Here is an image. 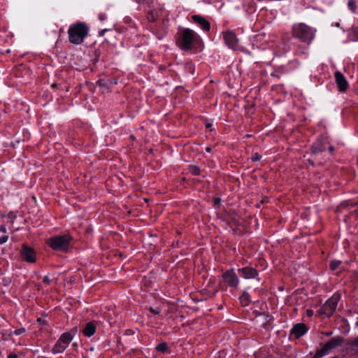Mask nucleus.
Returning a JSON list of instances; mask_svg holds the SVG:
<instances>
[{"label":"nucleus","mask_w":358,"mask_h":358,"mask_svg":"<svg viewBox=\"0 0 358 358\" xmlns=\"http://www.w3.org/2000/svg\"><path fill=\"white\" fill-rule=\"evenodd\" d=\"M149 311L150 313H152L153 315H159L160 313L161 309L159 307H155V308L150 307L149 308Z\"/></svg>","instance_id":"21"},{"label":"nucleus","mask_w":358,"mask_h":358,"mask_svg":"<svg viewBox=\"0 0 358 358\" xmlns=\"http://www.w3.org/2000/svg\"><path fill=\"white\" fill-rule=\"evenodd\" d=\"M37 320L40 322H43V324H45V322H43L41 318H38Z\"/></svg>","instance_id":"35"},{"label":"nucleus","mask_w":358,"mask_h":358,"mask_svg":"<svg viewBox=\"0 0 358 358\" xmlns=\"http://www.w3.org/2000/svg\"><path fill=\"white\" fill-rule=\"evenodd\" d=\"M348 6L352 12L358 14V0H349Z\"/></svg>","instance_id":"16"},{"label":"nucleus","mask_w":358,"mask_h":358,"mask_svg":"<svg viewBox=\"0 0 358 358\" xmlns=\"http://www.w3.org/2000/svg\"><path fill=\"white\" fill-rule=\"evenodd\" d=\"M149 19H150V20H154V17H153V15H152L150 17H149Z\"/></svg>","instance_id":"38"},{"label":"nucleus","mask_w":358,"mask_h":358,"mask_svg":"<svg viewBox=\"0 0 358 358\" xmlns=\"http://www.w3.org/2000/svg\"><path fill=\"white\" fill-rule=\"evenodd\" d=\"M190 170H191V172L194 174V175H199V173H200V170H199V168L196 167V166H192L190 168Z\"/></svg>","instance_id":"23"},{"label":"nucleus","mask_w":358,"mask_h":358,"mask_svg":"<svg viewBox=\"0 0 358 358\" xmlns=\"http://www.w3.org/2000/svg\"><path fill=\"white\" fill-rule=\"evenodd\" d=\"M88 31L89 27L83 22L71 25L68 30L69 41L73 44H80Z\"/></svg>","instance_id":"1"},{"label":"nucleus","mask_w":358,"mask_h":358,"mask_svg":"<svg viewBox=\"0 0 358 358\" xmlns=\"http://www.w3.org/2000/svg\"><path fill=\"white\" fill-rule=\"evenodd\" d=\"M156 349L159 352H164L167 350V345L166 343H162L157 345Z\"/></svg>","instance_id":"19"},{"label":"nucleus","mask_w":358,"mask_h":358,"mask_svg":"<svg viewBox=\"0 0 358 358\" xmlns=\"http://www.w3.org/2000/svg\"><path fill=\"white\" fill-rule=\"evenodd\" d=\"M23 332H24V329H17L15 331V334L16 335H20L21 334H22Z\"/></svg>","instance_id":"29"},{"label":"nucleus","mask_w":358,"mask_h":358,"mask_svg":"<svg viewBox=\"0 0 358 358\" xmlns=\"http://www.w3.org/2000/svg\"><path fill=\"white\" fill-rule=\"evenodd\" d=\"M214 285H215L214 283H210V287H213ZM203 292H206V294L208 296L213 297L217 293V289L213 288V287H212V289H210V287H209V290L204 289Z\"/></svg>","instance_id":"17"},{"label":"nucleus","mask_w":358,"mask_h":358,"mask_svg":"<svg viewBox=\"0 0 358 358\" xmlns=\"http://www.w3.org/2000/svg\"><path fill=\"white\" fill-rule=\"evenodd\" d=\"M307 331L306 326L303 323H298L291 330V334L296 338H299Z\"/></svg>","instance_id":"13"},{"label":"nucleus","mask_w":358,"mask_h":358,"mask_svg":"<svg viewBox=\"0 0 358 358\" xmlns=\"http://www.w3.org/2000/svg\"><path fill=\"white\" fill-rule=\"evenodd\" d=\"M353 32L357 36V39H358V27H355L353 29Z\"/></svg>","instance_id":"30"},{"label":"nucleus","mask_w":358,"mask_h":358,"mask_svg":"<svg viewBox=\"0 0 358 358\" xmlns=\"http://www.w3.org/2000/svg\"><path fill=\"white\" fill-rule=\"evenodd\" d=\"M312 314H313V311H311V310H308V316H311V315H312Z\"/></svg>","instance_id":"34"},{"label":"nucleus","mask_w":358,"mask_h":358,"mask_svg":"<svg viewBox=\"0 0 358 358\" xmlns=\"http://www.w3.org/2000/svg\"><path fill=\"white\" fill-rule=\"evenodd\" d=\"M71 241L69 235L56 236L48 240V244L55 250L66 251Z\"/></svg>","instance_id":"4"},{"label":"nucleus","mask_w":358,"mask_h":358,"mask_svg":"<svg viewBox=\"0 0 358 358\" xmlns=\"http://www.w3.org/2000/svg\"><path fill=\"white\" fill-rule=\"evenodd\" d=\"M341 262L340 261H338V260H334L331 262V264H330V268L331 270H336V268H338V266H340L341 264Z\"/></svg>","instance_id":"20"},{"label":"nucleus","mask_w":358,"mask_h":358,"mask_svg":"<svg viewBox=\"0 0 358 358\" xmlns=\"http://www.w3.org/2000/svg\"><path fill=\"white\" fill-rule=\"evenodd\" d=\"M8 240V236H3L2 237L0 238V244L2 245L5 243H6Z\"/></svg>","instance_id":"24"},{"label":"nucleus","mask_w":358,"mask_h":358,"mask_svg":"<svg viewBox=\"0 0 358 358\" xmlns=\"http://www.w3.org/2000/svg\"><path fill=\"white\" fill-rule=\"evenodd\" d=\"M331 334H332V332H328V333H327V334H326V335H327V336H331Z\"/></svg>","instance_id":"40"},{"label":"nucleus","mask_w":358,"mask_h":358,"mask_svg":"<svg viewBox=\"0 0 358 358\" xmlns=\"http://www.w3.org/2000/svg\"><path fill=\"white\" fill-rule=\"evenodd\" d=\"M261 159V155H259L258 153H255L254 156L252 157V161L257 162L259 161Z\"/></svg>","instance_id":"26"},{"label":"nucleus","mask_w":358,"mask_h":358,"mask_svg":"<svg viewBox=\"0 0 358 358\" xmlns=\"http://www.w3.org/2000/svg\"><path fill=\"white\" fill-rule=\"evenodd\" d=\"M324 150V148H317V147H313L312 148V152L313 154H317V153H319V152H322Z\"/></svg>","instance_id":"22"},{"label":"nucleus","mask_w":358,"mask_h":358,"mask_svg":"<svg viewBox=\"0 0 358 358\" xmlns=\"http://www.w3.org/2000/svg\"><path fill=\"white\" fill-rule=\"evenodd\" d=\"M43 282L47 285L50 284L51 282V280L48 276H45L43 279Z\"/></svg>","instance_id":"27"},{"label":"nucleus","mask_w":358,"mask_h":358,"mask_svg":"<svg viewBox=\"0 0 358 358\" xmlns=\"http://www.w3.org/2000/svg\"><path fill=\"white\" fill-rule=\"evenodd\" d=\"M8 358H16V356L14 355V356H9Z\"/></svg>","instance_id":"41"},{"label":"nucleus","mask_w":358,"mask_h":358,"mask_svg":"<svg viewBox=\"0 0 358 358\" xmlns=\"http://www.w3.org/2000/svg\"><path fill=\"white\" fill-rule=\"evenodd\" d=\"M352 345L358 350V337L352 341Z\"/></svg>","instance_id":"28"},{"label":"nucleus","mask_w":358,"mask_h":358,"mask_svg":"<svg viewBox=\"0 0 358 358\" xmlns=\"http://www.w3.org/2000/svg\"><path fill=\"white\" fill-rule=\"evenodd\" d=\"M100 18H101V20H104V17H103V16H102V15H101V16H100Z\"/></svg>","instance_id":"42"},{"label":"nucleus","mask_w":358,"mask_h":358,"mask_svg":"<svg viewBox=\"0 0 358 358\" xmlns=\"http://www.w3.org/2000/svg\"><path fill=\"white\" fill-rule=\"evenodd\" d=\"M238 273L245 279H250V278H255L258 276L257 271L249 266H246L242 268L238 269Z\"/></svg>","instance_id":"10"},{"label":"nucleus","mask_w":358,"mask_h":358,"mask_svg":"<svg viewBox=\"0 0 358 358\" xmlns=\"http://www.w3.org/2000/svg\"><path fill=\"white\" fill-rule=\"evenodd\" d=\"M222 278L224 282L231 287L237 288L239 284V279L238 275L234 273L233 270H229L223 273Z\"/></svg>","instance_id":"8"},{"label":"nucleus","mask_w":358,"mask_h":358,"mask_svg":"<svg viewBox=\"0 0 358 358\" xmlns=\"http://www.w3.org/2000/svg\"><path fill=\"white\" fill-rule=\"evenodd\" d=\"M96 331V325L94 322H90L86 324L85 328L83 329V333L85 336H92Z\"/></svg>","instance_id":"15"},{"label":"nucleus","mask_w":358,"mask_h":358,"mask_svg":"<svg viewBox=\"0 0 358 358\" xmlns=\"http://www.w3.org/2000/svg\"><path fill=\"white\" fill-rule=\"evenodd\" d=\"M55 86H56V84H52V87H55Z\"/></svg>","instance_id":"43"},{"label":"nucleus","mask_w":358,"mask_h":358,"mask_svg":"<svg viewBox=\"0 0 358 358\" xmlns=\"http://www.w3.org/2000/svg\"><path fill=\"white\" fill-rule=\"evenodd\" d=\"M1 231L5 232L6 231V228L5 227H1Z\"/></svg>","instance_id":"39"},{"label":"nucleus","mask_w":358,"mask_h":358,"mask_svg":"<svg viewBox=\"0 0 358 358\" xmlns=\"http://www.w3.org/2000/svg\"><path fill=\"white\" fill-rule=\"evenodd\" d=\"M340 300L339 294H334L328 299L325 303L321 308L320 312L321 315H324V316L329 317H330L334 310H336L338 302Z\"/></svg>","instance_id":"5"},{"label":"nucleus","mask_w":358,"mask_h":358,"mask_svg":"<svg viewBox=\"0 0 358 358\" xmlns=\"http://www.w3.org/2000/svg\"><path fill=\"white\" fill-rule=\"evenodd\" d=\"M192 19L195 23L199 24L204 31L210 30V23L204 17L200 15H193Z\"/></svg>","instance_id":"14"},{"label":"nucleus","mask_w":358,"mask_h":358,"mask_svg":"<svg viewBox=\"0 0 358 358\" xmlns=\"http://www.w3.org/2000/svg\"><path fill=\"white\" fill-rule=\"evenodd\" d=\"M206 151L208 152H210L211 151V148L210 147H206Z\"/></svg>","instance_id":"31"},{"label":"nucleus","mask_w":358,"mask_h":358,"mask_svg":"<svg viewBox=\"0 0 358 358\" xmlns=\"http://www.w3.org/2000/svg\"><path fill=\"white\" fill-rule=\"evenodd\" d=\"M223 37L227 45L234 50L238 49V38L236 34L231 30L223 32Z\"/></svg>","instance_id":"7"},{"label":"nucleus","mask_w":358,"mask_h":358,"mask_svg":"<svg viewBox=\"0 0 358 358\" xmlns=\"http://www.w3.org/2000/svg\"><path fill=\"white\" fill-rule=\"evenodd\" d=\"M343 338L340 336H336L332 338L330 341L326 343L321 349V352L322 354H325L329 350L336 348L338 346H340L343 343Z\"/></svg>","instance_id":"9"},{"label":"nucleus","mask_w":358,"mask_h":358,"mask_svg":"<svg viewBox=\"0 0 358 358\" xmlns=\"http://www.w3.org/2000/svg\"><path fill=\"white\" fill-rule=\"evenodd\" d=\"M22 257L25 261L30 263H33L36 260L34 251L28 247L23 248L22 250Z\"/></svg>","instance_id":"12"},{"label":"nucleus","mask_w":358,"mask_h":358,"mask_svg":"<svg viewBox=\"0 0 358 358\" xmlns=\"http://www.w3.org/2000/svg\"><path fill=\"white\" fill-rule=\"evenodd\" d=\"M73 339V336L69 332H66L62 334L59 339L57 341L52 351L53 353H62L69 346Z\"/></svg>","instance_id":"6"},{"label":"nucleus","mask_w":358,"mask_h":358,"mask_svg":"<svg viewBox=\"0 0 358 358\" xmlns=\"http://www.w3.org/2000/svg\"><path fill=\"white\" fill-rule=\"evenodd\" d=\"M349 206V202H343L341 204V206L338 207V210L340 211L342 210L343 208H345Z\"/></svg>","instance_id":"25"},{"label":"nucleus","mask_w":358,"mask_h":358,"mask_svg":"<svg viewBox=\"0 0 358 358\" xmlns=\"http://www.w3.org/2000/svg\"><path fill=\"white\" fill-rule=\"evenodd\" d=\"M220 201V199H215V203L217 204Z\"/></svg>","instance_id":"33"},{"label":"nucleus","mask_w":358,"mask_h":358,"mask_svg":"<svg viewBox=\"0 0 358 358\" xmlns=\"http://www.w3.org/2000/svg\"><path fill=\"white\" fill-rule=\"evenodd\" d=\"M206 127L207 128H210V127H211V124H210V123H207V124H206Z\"/></svg>","instance_id":"37"},{"label":"nucleus","mask_w":358,"mask_h":358,"mask_svg":"<svg viewBox=\"0 0 358 358\" xmlns=\"http://www.w3.org/2000/svg\"><path fill=\"white\" fill-rule=\"evenodd\" d=\"M329 151H330L331 152H332L334 151V147L330 146V147L329 148Z\"/></svg>","instance_id":"32"},{"label":"nucleus","mask_w":358,"mask_h":358,"mask_svg":"<svg viewBox=\"0 0 358 358\" xmlns=\"http://www.w3.org/2000/svg\"><path fill=\"white\" fill-rule=\"evenodd\" d=\"M196 33L189 29H185L178 41L179 47L184 50L192 49L194 42L197 39Z\"/></svg>","instance_id":"3"},{"label":"nucleus","mask_w":358,"mask_h":358,"mask_svg":"<svg viewBox=\"0 0 358 358\" xmlns=\"http://www.w3.org/2000/svg\"><path fill=\"white\" fill-rule=\"evenodd\" d=\"M37 320L40 322H43V324H45V322H43L41 318H38Z\"/></svg>","instance_id":"36"},{"label":"nucleus","mask_w":358,"mask_h":358,"mask_svg":"<svg viewBox=\"0 0 358 358\" xmlns=\"http://www.w3.org/2000/svg\"><path fill=\"white\" fill-rule=\"evenodd\" d=\"M241 303L243 306H246L249 303V294L246 292H244L243 295L240 298Z\"/></svg>","instance_id":"18"},{"label":"nucleus","mask_w":358,"mask_h":358,"mask_svg":"<svg viewBox=\"0 0 358 358\" xmlns=\"http://www.w3.org/2000/svg\"><path fill=\"white\" fill-rule=\"evenodd\" d=\"M293 34L302 41L309 43L314 38L315 30L303 23H300L294 27Z\"/></svg>","instance_id":"2"},{"label":"nucleus","mask_w":358,"mask_h":358,"mask_svg":"<svg viewBox=\"0 0 358 358\" xmlns=\"http://www.w3.org/2000/svg\"><path fill=\"white\" fill-rule=\"evenodd\" d=\"M335 78L339 90L341 92H345L348 87V83L345 78L341 72L336 71L335 73Z\"/></svg>","instance_id":"11"}]
</instances>
